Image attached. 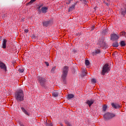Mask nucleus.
<instances>
[{"label":"nucleus","mask_w":126,"mask_h":126,"mask_svg":"<svg viewBox=\"0 0 126 126\" xmlns=\"http://www.w3.org/2000/svg\"><path fill=\"white\" fill-rule=\"evenodd\" d=\"M69 67L68 66H64L62 69V74L61 76V80L63 84H66V77L68 74Z\"/></svg>","instance_id":"1"},{"label":"nucleus","mask_w":126,"mask_h":126,"mask_svg":"<svg viewBox=\"0 0 126 126\" xmlns=\"http://www.w3.org/2000/svg\"><path fill=\"white\" fill-rule=\"evenodd\" d=\"M15 99L17 102L24 101V92L22 90H19L15 93Z\"/></svg>","instance_id":"2"},{"label":"nucleus","mask_w":126,"mask_h":126,"mask_svg":"<svg viewBox=\"0 0 126 126\" xmlns=\"http://www.w3.org/2000/svg\"><path fill=\"white\" fill-rule=\"evenodd\" d=\"M37 79L39 83L40 86L44 89H47L48 86H47V80L45 78L41 76H38Z\"/></svg>","instance_id":"3"},{"label":"nucleus","mask_w":126,"mask_h":126,"mask_svg":"<svg viewBox=\"0 0 126 126\" xmlns=\"http://www.w3.org/2000/svg\"><path fill=\"white\" fill-rule=\"evenodd\" d=\"M97 45L99 46V48H102L103 49H107V48H108V44L106 43L104 38L99 40Z\"/></svg>","instance_id":"4"},{"label":"nucleus","mask_w":126,"mask_h":126,"mask_svg":"<svg viewBox=\"0 0 126 126\" xmlns=\"http://www.w3.org/2000/svg\"><path fill=\"white\" fill-rule=\"evenodd\" d=\"M103 117L104 118V121H109L111 120V119L115 118V117H116V114L114 113L107 112L103 115Z\"/></svg>","instance_id":"5"},{"label":"nucleus","mask_w":126,"mask_h":126,"mask_svg":"<svg viewBox=\"0 0 126 126\" xmlns=\"http://www.w3.org/2000/svg\"><path fill=\"white\" fill-rule=\"evenodd\" d=\"M110 71V67H109V64H105L104 65L101 72L102 75H105V74Z\"/></svg>","instance_id":"6"},{"label":"nucleus","mask_w":126,"mask_h":126,"mask_svg":"<svg viewBox=\"0 0 126 126\" xmlns=\"http://www.w3.org/2000/svg\"><path fill=\"white\" fill-rule=\"evenodd\" d=\"M120 37L119 36V35L116 34V33H113L111 34L110 35V40H119V38Z\"/></svg>","instance_id":"7"},{"label":"nucleus","mask_w":126,"mask_h":126,"mask_svg":"<svg viewBox=\"0 0 126 126\" xmlns=\"http://www.w3.org/2000/svg\"><path fill=\"white\" fill-rule=\"evenodd\" d=\"M94 102H95V99L93 98L91 99L90 100H87L86 104L88 105L89 107H91V106L94 104Z\"/></svg>","instance_id":"8"},{"label":"nucleus","mask_w":126,"mask_h":126,"mask_svg":"<svg viewBox=\"0 0 126 126\" xmlns=\"http://www.w3.org/2000/svg\"><path fill=\"white\" fill-rule=\"evenodd\" d=\"M120 14L121 15H123V16H125L126 14V7L121 8L120 10Z\"/></svg>","instance_id":"9"},{"label":"nucleus","mask_w":126,"mask_h":126,"mask_svg":"<svg viewBox=\"0 0 126 126\" xmlns=\"http://www.w3.org/2000/svg\"><path fill=\"white\" fill-rule=\"evenodd\" d=\"M0 68L5 70V71H6V65L1 61H0Z\"/></svg>","instance_id":"10"},{"label":"nucleus","mask_w":126,"mask_h":126,"mask_svg":"<svg viewBox=\"0 0 126 126\" xmlns=\"http://www.w3.org/2000/svg\"><path fill=\"white\" fill-rule=\"evenodd\" d=\"M111 106L112 108L114 109H120V108H121V105H119L118 103H111Z\"/></svg>","instance_id":"11"},{"label":"nucleus","mask_w":126,"mask_h":126,"mask_svg":"<svg viewBox=\"0 0 126 126\" xmlns=\"http://www.w3.org/2000/svg\"><path fill=\"white\" fill-rule=\"evenodd\" d=\"M100 53H101L100 49H96L92 52V55H93V56H96V55H98V54H100Z\"/></svg>","instance_id":"12"},{"label":"nucleus","mask_w":126,"mask_h":126,"mask_svg":"<svg viewBox=\"0 0 126 126\" xmlns=\"http://www.w3.org/2000/svg\"><path fill=\"white\" fill-rule=\"evenodd\" d=\"M51 23V21H46L42 23L43 27H48L49 25Z\"/></svg>","instance_id":"13"},{"label":"nucleus","mask_w":126,"mask_h":126,"mask_svg":"<svg viewBox=\"0 0 126 126\" xmlns=\"http://www.w3.org/2000/svg\"><path fill=\"white\" fill-rule=\"evenodd\" d=\"M48 9H49V8L48 7H42L41 9V12L42 13H46Z\"/></svg>","instance_id":"14"},{"label":"nucleus","mask_w":126,"mask_h":126,"mask_svg":"<svg viewBox=\"0 0 126 126\" xmlns=\"http://www.w3.org/2000/svg\"><path fill=\"white\" fill-rule=\"evenodd\" d=\"M7 42V40H6V39H3V41L2 43V48L3 49H6V43Z\"/></svg>","instance_id":"15"},{"label":"nucleus","mask_w":126,"mask_h":126,"mask_svg":"<svg viewBox=\"0 0 126 126\" xmlns=\"http://www.w3.org/2000/svg\"><path fill=\"white\" fill-rule=\"evenodd\" d=\"M75 4H76V3H75L74 5H72L71 7H69L68 12H70V11H72V10L74 9V8L75 7Z\"/></svg>","instance_id":"16"},{"label":"nucleus","mask_w":126,"mask_h":126,"mask_svg":"<svg viewBox=\"0 0 126 126\" xmlns=\"http://www.w3.org/2000/svg\"><path fill=\"white\" fill-rule=\"evenodd\" d=\"M74 97V94H67V100H70V99H72V98Z\"/></svg>","instance_id":"17"},{"label":"nucleus","mask_w":126,"mask_h":126,"mask_svg":"<svg viewBox=\"0 0 126 126\" xmlns=\"http://www.w3.org/2000/svg\"><path fill=\"white\" fill-rule=\"evenodd\" d=\"M82 76L83 77H84V76H86V75H87V72H86V70L85 69H83L82 70Z\"/></svg>","instance_id":"18"},{"label":"nucleus","mask_w":126,"mask_h":126,"mask_svg":"<svg viewBox=\"0 0 126 126\" xmlns=\"http://www.w3.org/2000/svg\"><path fill=\"white\" fill-rule=\"evenodd\" d=\"M120 44L121 47H126V44L125 41H124V40L121 41L120 42Z\"/></svg>","instance_id":"19"},{"label":"nucleus","mask_w":126,"mask_h":126,"mask_svg":"<svg viewBox=\"0 0 126 126\" xmlns=\"http://www.w3.org/2000/svg\"><path fill=\"white\" fill-rule=\"evenodd\" d=\"M21 110L22 112H23V113L25 114V115H27V116H29V113H28V112H27V111H26V109H24V107H21Z\"/></svg>","instance_id":"20"},{"label":"nucleus","mask_w":126,"mask_h":126,"mask_svg":"<svg viewBox=\"0 0 126 126\" xmlns=\"http://www.w3.org/2000/svg\"><path fill=\"white\" fill-rule=\"evenodd\" d=\"M110 0H104L103 3L106 4L107 6H109V5H110Z\"/></svg>","instance_id":"21"},{"label":"nucleus","mask_w":126,"mask_h":126,"mask_svg":"<svg viewBox=\"0 0 126 126\" xmlns=\"http://www.w3.org/2000/svg\"><path fill=\"white\" fill-rule=\"evenodd\" d=\"M112 46L115 48H118V47H119V43H118V42H114L112 44Z\"/></svg>","instance_id":"22"},{"label":"nucleus","mask_w":126,"mask_h":126,"mask_svg":"<svg viewBox=\"0 0 126 126\" xmlns=\"http://www.w3.org/2000/svg\"><path fill=\"white\" fill-rule=\"evenodd\" d=\"M37 0H31L30 2H29L27 4V5H31V4H32L33 2H35Z\"/></svg>","instance_id":"23"},{"label":"nucleus","mask_w":126,"mask_h":126,"mask_svg":"<svg viewBox=\"0 0 126 126\" xmlns=\"http://www.w3.org/2000/svg\"><path fill=\"white\" fill-rule=\"evenodd\" d=\"M52 95L54 96V97H58V96H59V93L55 92L53 93Z\"/></svg>","instance_id":"24"},{"label":"nucleus","mask_w":126,"mask_h":126,"mask_svg":"<svg viewBox=\"0 0 126 126\" xmlns=\"http://www.w3.org/2000/svg\"><path fill=\"white\" fill-rule=\"evenodd\" d=\"M107 108H108V106L104 105L102 106V111H103V112H106V111L107 110Z\"/></svg>","instance_id":"25"},{"label":"nucleus","mask_w":126,"mask_h":126,"mask_svg":"<svg viewBox=\"0 0 126 126\" xmlns=\"http://www.w3.org/2000/svg\"><path fill=\"white\" fill-rule=\"evenodd\" d=\"M64 123L67 126H71V124H70V123L67 120H65Z\"/></svg>","instance_id":"26"},{"label":"nucleus","mask_w":126,"mask_h":126,"mask_svg":"<svg viewBox=\"0 0 126 126\" xmlns=\"http://www.w3.org/2000/svg\"><path fill=\"white\" fill-rule=\"evenodd\" d=\"M126 32H121L120 33V35L121 36H126Z\"/></svg>","instance_id":"27"},{"label":"nucleus","mask_w":126,"mask_h":126,"mask_svg":"<svg viewBox=\"0 0 126 126\" xmlns=\"http://www.w3.org/2000/svg\"><path fill=\"white\" fill-rule=\"evenodd\" d=\"M85 63L86 65H89L90 64V62L88 60H85Z\"/></svg>","instance_id":"28"},{"label":"nucleus","mask_w":126,"mask_h":126,"mask_svg":"<svg viewBox=\"0 0 126 126\" xmlns=\"http://www.w3.org/2000/svg\"><path fill=\"white\" fill-rule=\"evenodd\" d=\"M56 66L53 67L51 70V72H52V73H54L55 71H56Z\"/></svg>","instance_id":"29"},{"label":"nucleus","mask_w":126,"mask_h":126,"mask_svg":"<svg viewBox=\"0 0 126 126\" xmlns=\"http://www.w3.org/2000/svg\"><path fill=\"white\" fill-rule=\"evenodd\" d=\"M45 125L46 126H54V125H53V123L48 124L47 122L45 123Z\"/></svg>","instance_id":"30"},{"label":"nucleus","mask_w":126,"mask_h":126,"mask_svg":"<svg viewBox=\"0 0 126 126\" xmlns=\"http://www.w3.org/2000/svg\"><path fill=\"white\" fill-rule=\"evenodd\" d=\"M43 4H39L38 7H37L38 9V11H39L40 12H41V10H40V8H41V7H42V6H43Z\"/></svg>","instance_id":"31"},{"label":"nucleus","mask_w":126,"mask_h":126,"mask_svg":"<svg viewBox=\"0 0 126 126\" xmlns=\"http://www.w3.org/2000/svg\"><path fill=\"white\" fill-rule=\"evenodd\" d=\"M91 82L92 83H96L97 82V81L96 80V79L93 78L91 80Z\"/></svg>","instance_id":"32"},{"label":"nucleus","mask_w":126,"mask_h":126,"mask_svg":"<svg viewBox=\"0 0 126 126\" xmlns=\"http://www.w3.org/2000/svg\"><path fill=\"white\" fill-rule=\"evenodd\" d=\"M18 71H19V72H20L21 73H22V72H23L24 71V69L19 68L18 70Z\"/></svg>","instance_id":"33"},{"label":"nucleus","mask_w":126,"mask_h":126,"mask_svg":"<svg viewBox=\"0 0 126 126\" xmlns=\"http://www.w3.org/2000/svg\"><path fill=\"white\" fill-rule=\"evenodd\" d=\"M76 71V70H75V69L74 68H73L72 69V72L73 74H74V73H75Z\"/></svg>","instance_id":"34"},{"label":"nucleus","mask_w":126,"mask_h":126,"mask_svg":"<svg viewBox=\"0 0 126 126\" xmlns=\"http://www.w3.org/2000/svg\"><path fill=\"white\" fill-rule=\"evenodd\" d=\"M81 1H83L84 4H87V1L86 0H80Z\"/></svg>","instance_id":"35"},{"label":"nucleus","mask_w":126,"mask_h":126,"mask_svg":"<svg viewBox=\"0 0 126 126\" xmlns=\"http://www.w3.org/2000/svg\"><path fill=\"white\" fill-rule=\"evenodd\" d=\"M44 63L46 64V66H49V65H50V64H49L48 62H45Z\"/></svg>","instance_id":"36"},{"label":"nucleus","mask_w":126,"mask_h":126,"mask_svg":"<svg viewBox=\"0 0 126 126\" xmlns=\"http://www.w3.org/2000/svg\"><path fill=\"white\" fill-rule=\"evenodd\" d=\"M68 2H65L66 4H69L70 3H71V1L70 0H68Z\"/></svg>","instance_id":"37"},{"label":"nucleus","mask_w":126,"mask_h":126,"mask_svg":"<svg viewBox=\"0 0 126 126\" xmlns=\"http://www.w3.org/2000/svg\"><path fill=\"white\" fill-rule=\"evenodd\" d=\"M24 31H25V33H28V32H29V30H28V29H25V30H24Z\"/></svg>","instance_id":"38"},{"label":"nucleus","mask_w":126,"mask_h":126,"mask_svg":"<svg viewBox=\"0 0 126 126\" xmlns=\"http://www.w3.org/2000/svg\"><path fill=\"white\" fill-rule=\"evenodd\" d=\"M102 33H104V34H105V33H107V30L105 29L102 31Z\"/></svg>","instance_id":"39"},{"label":"nucleus","mask_w":126,"mask_h":126,"mask_svg":"<svg viewBox=\"0 0 126 126\" xmlns=\"http://www.w3.org/2000/svg\"><path fill=\"white\" fill-rule=\"evenodd\" d=\"M5 14H3L2 15V18H3V19H4V18H5Z\"/></svg>","instance_id":"40"},{"label":"nucleus","mask_w":126,"mask_h":126,"mask_svg":"<svg viewBox=\"0 0 126 126\" xmlns=\"http://www.w3.org/2000/svg\"><path fill=\"white\" fill-rule=\"evenodd\" d=\"M114 55H115V56H118V52L117 51L114 52Z\"/></svg>","instance_id":"41"},{"label":"nucleus","mask_w":126,"mask_h":126,"mask_svg":"<svg viewBox=\"0 0 126 126\" xmlns=\"http://www.w3.org/2000/svg\"><path fill=\"white\" fill-rule=\"evenodd\" d=\"M19 124H20L21 126H24V125L21 124V122H19Z\"/></svg>","instance_id":"42"},{"label":"nucleus","mask_w":126,"mask_h":126,"mask_svg":"<svg viewBox=\"0 0 126 126\" xmlns=\"http://www.w3.org/2000/svg\"><path fill=\"white\" fill-rule=\"evenodd\" d=\"M94 28H95V26H93V27L92 28V30H94Z\"/></svg>","instance_id":"43"},{"label":"nucleus","mask_w":126,"mask_h":126,"mask_svg":"<svg viewBox=\"0 0 126 126\" xmlns=\"http://www.w3.org/2000/svg\"><path fill=\"white\" fill-rule=\"evenodd\" d=\"M60 125L61 126H63V123H60Z\"/></svg>","instance_id":"44"},{"label":"nucleus","mask_w":126,"mask_h":126,"mask_svg":"<svg viewBox=\"0 0 126 126\" xmlns=\"http://www.w3.org/2000/svg\"><path fill=\"white\" fill-rule=\"evenodd\" d=\"M77 52V51L76 50H74V53H76Z\"/></svg>","instance_id":"45"},{"label":"nucleus","mask_w":126,"mask_h":126,"mask_svg":"<svg viewBox=\"0 0 126 126\" xmlns=\"http://www.w3.org/2000/svg\"><path fill=\"white\" fill-rule=\"evenodd\" d=\"M112 56H113V57H114V56H116V55H115V53H113Z\"/></svg>","instance_id":"46"},{"label":"nucleus","mask_w":126,"mask_h":126,"mask_svg":"<svg viewBox=\"0 0 126 126\" xmlns=\"http://www.w3.org/2000/svg\"><path fill=\"white\" fill-rule=\"evenodd\" d=\"M0 41H1V37H0Z\"/></svg>","instance_id":"47"},{"label":"nucleus","mask_w":126,"mask_h":126,"mask_svg":"<svg viewBox=\"0 0 126 126\" xmlns=\"http://www.w3.org/2000/svg\"><path fill=\"white\" fill-rule=\"evenodd\" d=\"M71 1V0H70Z\"/></svg>","instance_id":"48"},{"label":"nucleus","mask_w":126,"mask_h":126,"mask_svg":"<svg viewBox=\"0 0 126 126\" xmlns=\"http://www.w3.org/2000/svg\"><path fill=\"white\" fill-rule=\"evenodd\" d=\"M32 37H35L34 36H32Z\"/></svg>","instance_id":"49"}]
</instances>
